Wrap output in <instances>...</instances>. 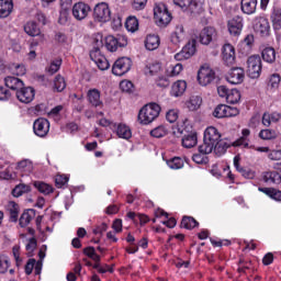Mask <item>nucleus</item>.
Segmentation results:
<instances>
[{
  "label": "nucleus",
  "instance_id": "nucleus-24",
  "mask_svg": "<svg viewBox=\"0 0 281 281\" xmlns=\"http://www.w3.org/2000/svg\"><path fill=\"white\" fill-rule=\"evenodd\" d=\"M261 58L265 63H269L270 65L276 63V48L271 46L263 48L261 52Z\"/></svg>",
  "mask_w": 281,
  "mask_h": 281
},
{
  "label": "nucleus",
  "instance_id": "nucleus-40",
  "mask_svg": "<svg viewBox=\"0 0 281 281\" xmlns=\"http://www.w3.org/2000/svg\"><path fill=\"white\" fill-rule=\"evenodd\" d=\"M271 20H272V25L274 30H280L281 29V9L280 8L273 9V12L271 14Z\"/></svg>",
  "mask_w": 281,
  "mask_h": 281
},
{
  "label": "nucleus",
  "instance_id": "nucleus-2",
  "mask_svg": "<svg viewBox=\"0 0 281 281\" xmlns=\"http://www.w3.org/2000/svg\"><path fill=\"white\" fill-rule=\"evenodd\" d=\"M161 106L157 103H148L143 106L138 113V122L140 124H151L159 117Z\"/></svg>",
  "mask_w": 281,
  "mask_h": 281
},
{
  "label": "nucleus",
  "instance_id": "nucleus-26",
  "mask_svg": "<svg viewBox=\"0 0 281 281\" xmlns=\"http://www.w3.org/2000/svg\"><path fill=\"white\" fill-rule=\"evenodd\" d=\"M88 101L92 106H102V100H100V90L91 89L88 91Z\"/></svg>",
  "mask_w": 281,
  "mask_h": 281
},
{
  "label": "nucleus",
  "instance_id": "nucleus-41",
  "mask_svg": "<svg viewBox=\"0 0 281 281\" xmlns=\"http://www.w3.org/2000/svg\"><path fill=\"white\" fill-rule=\"evenodd\" d=\"M181 227H183L184 229H194V227H196L199 225V222H196V220H194V217H190V216H184L181 221Z\"/></svg>",
  "mask_w": 281,
  "mask_h": 281
},
{
  "label": "nucleus",
  "instance_id": "nucleus-34",
  "mask_svg": "<svg viewBox=\"0 0 281 281\" xmlns=\"http://www.w3.org/2000/svg\"><path fill=\"white\" fill-rule=\"evenodd\" d=\"M196 142H198L196 134L191 133L182 138V146L184 148H194V145L196 144Z\"/></svg>",
  "mask_w": 281,
  "mask_h": 281
},
{
  "label": "nucleus",
  "instance_id": "nucleus-61",
  "mask_svg": "<svg viewBox=\"0 0 281 281\" xmlns=\"http://www.w3.org/2000/svg\"><path fill=\"white\" fill-rule=\"evenodd\" d=\"M147 3H148V0H134L132 5L134 10H144Z\"/></svg>",
  "mask_w": 281,
  "mask_h": 281
},
{
  "label": "nucleus",
  "instance_id": "nucleus-3",
  "mask_svg": "<svg viewBox=\"0 0 281 281\" xmlns=\"http://www.w3.org/2000/svg\"><path fill=\"white\" fill-rule=\"evenodd\" d=\"M173 3L193 18L200 16V14L204 12L203 4L196 0H173Z\"/></svg>",
  "mask_w": 281,
  "mask_h": 281
},
{
  "label": "nucleus",
  "instance_id": "nucleus-16",
  "mask_svg": "<svg viewBox=\"0 0 281 281\" xmlns=\"http://www.w3.org/2000/svg\"><path fill=\"white\" fill-rule=\"evenodd\" d=\"M90 58L101 71H106L111 67V64H109V60L101 52H90Z\"/></svg>",
  "mask_w": 281,
  "mask_h": 281
},
{
  "label": "nucleus",
  "instance_id": "nucleus-54",
  "mask_svg": "<svg viewBox=\"0 0 281 281\" xmlns=\"http://www.w3.org/2000/svg\"><path fill=\"white\" fill-rule=\"evenodd\" d=\"M120 89L124 93H131V91H133V82H131L128 80H123L120 82Z\"/></svg>",
  "mask_w": 281,
  "mask_h": 281
},
{
  "label": "nucleus",
  "instance_id": "nucleus-27",
  "mask_svg": "<svg viewBox=\"0 0 281 281\" xmlns=\"http://www.w3.org/2000/svg\"><path fill=\"white\" fill-rule=\"evenodd\" d=\"M116 135L121 139H131L133 137V132H131V127L126 124H119L116 128Z\"/></svg>",
  "mask_w": 281,
  "mask_h": 281
},
{
  "label": "nucleus",
  "instance_id": "nucleus-43",
  "mask_svg": "<svg viewBox=\"0 0 281 281\" xmlns=\"http://www.w3.org/2000/svg\"><path fill=\"white\" fill-rule=\"evenodd\" d=\"M150 135L151 137H156L158 139L161 137H166V135H168V128H166V126L164 125H159L158 127H155L150 131Z\"/></svg>",
  "mask_w": 281,
  "mask_h": 281
},
{
  "label": "nucleus",
  "instance_id": "nucleus-64",
  "mask_svg": "<svg viewBox=\"0 0 281 281\" xmlns=\"http://www.w3.org/2000/svg\"><path fill=\"white\" fill-rule=\"evenodd\" d=\"M157 87H161L162 89H166L167 87H170V80H168L167 77H160L157 80Z\"/></svg>",
  "mask_w": 281,
  "mask_h": 281
},
{
  "label": "nucleus",
  "instance_id": "nucleus-39",
  "mask_svg": "<svg viewBox=\"0 0 281 281\" xmlns=\"http://www.w3.org/2000/svg\"><path fill=\"white\" fill-rule=\"evenodd\" d=\"M125 27L127 32H137L139 30V21L135 16H130L125 22Z\"/></svg>",
  "mask_w": 281,
  "mask_h": 281
},
{
  "label": "nucleus",
  "instance_id": "nucleus-35",
  "mask_svg": "<svg viewBox=\"0 0 281 281\" xmlns=\"http://www.w3.org/2000/svg\"><path fill=\"white\" fill-rule=\"evenodd\" d=\"M226 102L228 104H238V102H240V91L237 89L229 90L226 97Z\"/></svg>",
  "mask_w": 281,
  "mask_h": 281
},
{
  "label": "nucleus",
  "instance_id": "nucleus-18",
  "mask_svg": "<svg viewBox=\"0 0 281 281\" xmlns=\"http://www.w3.org/2000/svg\"><path fill=\"white\" fill-rule=\"evenodd\" d=\"M228 32L233 36H239L243 32V16L237 15L228 22Z\"/></svg>",
  "mask_w": 281,
  "mask_h": 281
},
{
  "label": "nucleus",
  "instance_id": "nucleus-20",
  "mask_svg": "<svg viewBox=\"0 0 281 281\" xmlns=\"http://www.w3.org/2000/svg\"><path fill=\"white\" fill-rule=\"evenodd\" d=\"M186 89H188V83L183 80H178L172 85L170 93L173 98H180L186 93Z\"/></svg>",
  "mask_w": 281,
  "mask_h": 281
},
{
  "label": "nucleus",
  "instance_id": "nucleus-12",
  "mask_svg": "<svg viewBox=\"0 0 281 281\" xmlns=\"http://www.w3.org/2000/svg\"><path fill=\"white\" fill-rule=\"evenodd\" d=\"M126 37L109 35L105 37V47L108 52H117V47H126Z\"/></svg>",
  "mask_w": 281,
  "mask_h": 281
},
{
  "label": "nucleus",
  "instance_id": "nucleus-51",
  "mask_svg": "<svg viewBox=\"0 0 281 281\" xmlns=\"http://www.w3.org/2000/svg\"><path fill=\"white\" fill-rule=\"evenodd\" d=\"M13 258L15 260L16 267H21L23 259H21V247L20 246H13L12 249Z\"/></svg>",
  "mask_w": 281,
  "mask_h": 281
},
{
  "label": "nucleus",
  "instance_id": "nucleus-50",
  "mask_svg": "<svg viewBox=\"0 0 281 281\" xmlns=\"http://www.w3.org/2000/svg\"><path fill=\"white\" fill-rule=\"evenodd\" d=\"M60 65H63V60L61 59L53 60L50 63L49 67L47 68L48 74L54 76V74H56V71H58V69H60Z\"/></svg>",
  "mask_w": 281,
  "mask_h": 281
},
{
  "label": "nucleus",
  "instance_id": "nucleus-10",
  "mask_svg": "<svg viewBox=\"0 0 281 281\" xmlns=\"http://www.w3.org/2000/svg\"><path fill=\"white\" fill-rule=\"evenodd\" d=\"M91 12V7L85 2H77L72 7V16L77 21H85L87 16H89V13Z\"/></svg>",
  "mask_w": 281,
  "mask_h": 281
},
{
  "label": "nucleus",
  "instance_id": "nucleus-1",
  "mask_svg": "<svg viewBox=\"0 0 281 281\" xmlns=\"http://www.w3.org/2000/svg\"><path fill=\"white\" fill-rule=\"evenodd\" d=\"M229 144L221 139V132L214 126H209L204 131L203 144L199 146L200 155H210L214 153L217 157H222L227 153Z\"/></svg>",
  "mask_w": 281,
  "mask_h": 281
},
{
  "label": "nucleus",
  "instance_id": "nucleus-55",
  "mask_svg": "<svg viewBox=\"0 0 281 281\" xmlns=\"http://www.w3.org/2000/svg\"><path fill=\"white\" fill-rule=\"evenodd\" d=\"M27 190V186L25 184H20L16 186L13 190H12V194L15 198L22 196L23 194H25V191Z\"/></svg>",
  "mask_w": 281,
  "mask_h": 281
},
{
  "label": "nucleus",
  "instance_id": "nucleus-28",
  "mask_svg": "<svg viewBox=\"0 0 281 281\" xmlns=\"http://www.w3.org/2000/svg\"><path fill=\"white\" fill-rule=\"evenodd\" d=\"M259 192L267 194L273 201H281V191L274 188H259Z\"/></svg>",
  "mask_w": 281,
  "mask_h": 281
},
{
  "label": "nucleus",
  "instance_id": "nucleus-48",
  "mask_svg": "<svg viewBox=\"0 0 281 281\" xmlns=\"http://www.w3.org/2000/svg\"><path fill=\"white\" fill-rule=\"evenodd\" d=\"M34 166L30 161V159H24L18 162V170H23L24 172H32Z\"/></svg>",
  "mask_w": 281,
  "mask_h": 281
},
{
  "label": "nucleus",
  "instance_id": "nucleus-22",
  "mask_svg": "<svg viewBox=\"0 0 281 281\" xmlns=\"http://www.w3.org/2000/svg\"><path fill=\"white\" fill-rule=\"evenodd\" d=\"M4 85L5 87H8V89H11L12 91H19L24 86L23 80L16 77L4 78Z\"/></svg>",
  "mask_w": 281,
  "mask_h": 281
},
{
  "label": "nucleus",
  "instance_id": "nucleus-60",
  "mask_svg": "<svg viewBox=\"0 0 281 281\" xmlns=\"http://www.w3.org/2000/svg\"><path fill=\"white\" fill-rule=\"evenodd\" d=\"M232 146H243L244 148H249V140L247 137H240L239 139L235 140Z\"/></svg>",
  "mask_w": 281,
  "mask_h": 281
},
{
  "label": "nucleus",
  "instance_id": "nucleus-57",
  "mask_svg": "<svg viewBox=\"0 0 281 281\" xmlns=\"http://www.w3.org/2000/svg\"><path fill=\"white\" fill-rule=\"evenodd\" d=\"M68 181H69V178H67V176L58 175L55 177L56 188H63V186L67 184Z\"/></svg>",
  "mask_w": 281,
  "mask_h": 281
},
{
  "label": "nucleus",
  "instance_id": "nucleus-30",
  "mask_svg": "<svg viewBox=\"0 0 281 281\" xmlns=\"http://www.w3.org/2000/svg\"><path fill=\"white\" fill-rule=\"evenodd\" d=\"M7 209L10 214L11 223H16V221H19V204L15 202H9Z\"/></svg>",
  "mask_w": 281,
  "mask_h": 281
},
{
  "label": "nucleus",
  "instance_id": "nucleus-7",
  "mask_svg": "<svg viewBox=\"0 0 281 281\" xmlns=\"http://www.w3.org/2000/svg\"><path fill=\"white\" fill-rule=\"evenodd\" d=\"M216 78V72L210 66H202L198 71V81L202 87L212 85Z\"/></svg>",
  "mask_w": 281,
  "mask_h": 281
},
{
  "label": "nucleus",
  "instance_id": "nucleus-19",
  "mask_svg": "<svg viewBox=\"0 0 281 281\" xmlns=\"http://www.w3.org/2000/svg\"><path fill=\"white\" fill-rule=\"evenodd\" d=\"M12 10H14V3L12 0H0V19H7L12 14Z\"/></svg>",
  "mask_w": 281,
  "mask_h": 281
},
{
  "label": "nucleus",
  "instance_id": "nucleus-47",
  "mask_svg": "<svg viewBox=\"0 0 281 281\" xmlns=\"http://www.w3.org/2000/svg\"><path fill=\"white\" fill-rule=\"evenodd\" d=\"M182 49L187 53V56L191 58V56H194L196 53V41L189 42Z\"/></svg>",
  "mask_w": 281,
  "mask_h": 281
},
{
  "label": "nucleus",
  "instance_id": "nucleus-11",
  "mask_svg": "<svg viewBox=\"0 0 281 281\" xmlns=\"http://www.w3.org/2000/svg\"><path fill=\"white\" fill-rule=\"evenodd\" d=\"M33 131L37 137H47L49 133V121L44 117H40L33 123Z\"/></svg>",
  "mask_w": 281,
  "mask_h": 281
},
{
  "label": "nucleus",
  "instance_id": "nucleus-21",
  "mask_svg": "<svg viewBox=\"0 0 281 281\" xmlns=\"http://www.w3.org/2000/svg\"><path fill=\"white\" fill-rule=\"evenodd\" d=\"M186 40V29H183L182 24H178L176 26L175 32L171 34V43L173 45H179L182 41Z\"/></svg>",
  "mask_w": 281,
  "mask_h": 281
},
{
  "label": "nucleus",
  "instance_id": "nucleus-17",
  "mask_svg": "<svg viewBox=\"0 0 281 281\" xmlns=\"http://www.w3.org/2000/svg\"><path fill=\"white\" fill-rule=\"evenodd\" d=\"M227 82L231 85H240L245 80V70L243 68H233L226 76Z\"/></svg>",
  "mask_w": 281,
  "mask_h": 281
},
{
  "label": "nucleus",
  "instance_id": "nucleus-13",
  "mask_svg": "<svg viewBox=\"0 0 281 281\" xmlns=\"http://www.w3.org/2000/svg\"><path fill=\"white\" fill-rule=\"evenodd\" d=\"M254 30L257 34L261 36H269V32H271V25L269 24V20L265 16H259L254 20Z\"/></svg>",
  "mask_w": 281,
  "mask_h": 281
},
{
  "label": "nucleus",
  "instance_id": "nucleus-36",
  "mask_svg": "<svg viewBox=\"0 0 281 281\" xmlns=\"http://www.w3.org/2000/svg\"><path fill=\"white\" fill-rule=\"evenodd\" d=\"M104 47V42L102 40V34L97 33L92 37V49L90 52H100Z\"/></svg>",
  "mask_w": 281,
  "mask_h": 281
},
{
  "label": "nucleus",
  "instance_id": "nucleus-52",
  "mask_svg": "<svg viewBox=\"0 0 281 281\" xmlns=\"http://www.w3.org/2000/svg\"><path fill=\"white\" fill-rule=\"evenodd\" d=\"M280 75L278 74H273L270 78H269V82L268 86H270L272 89H278V87H280Z\"/></svg>",
  "mask_w": 281,
  "mask_h": 281
},
{
  "label": "nucleus",
  "instance_id": "nucleus-45",
  "mask_svg": "<svg viewBox=\"0 0 281 281\" xmlns=\"http://www.w3.org/2000/svg\"><path fill=\"white\" fill-rule=\"evenodd\" d=\"M213 115L218 120L223 117H227V105L225 104L217 105L213 111Z\"/></svg>",
  "mask_w": 281,
  "mask_h": 281
},
{
  "label": "nucleus",
  "instance_id": "nucleus-37",
  "mask_svg": "<svg viewBox=\"0 0 281 281\" xmlns=\"http://www.w3.org/2000/svg\"><path fill=\"white\" fill-rule=\"evenodd\" d=\"M34 187L36 188V190H38V192H41L42 194H52L54 192V188H52V186L45 183V182H41V181H35L34 182Z\"/></svg>",
  "mask_w": 281,
  "mask_h": 281
},
{
  "label": "nucleus",
  "instance_id": "nucleus-53",
  "mask_svg": "<svg viewBox=\"0 0 281 281\" xmlns=\"http://www.w3.org/2000/svg\"><path fill=\"white\" fill-rule=\"evenodd\" d=\"M268 159H270L271 161H280L281 149H270V151H268Z\"/></svg>",
  "mask_w": 281,
  "mask_h": 281
},
{
  "label": "nucleus",
  "instance_id": "nucleus-38",
  "mask_svg": "<svg viewBox=\"0 0 281 281\" xmlns=\"http://www.w3.org/2000/svg\"><path fill=\"white\" fill-rule=\"evenodd\" d=\"M32 218H34V210H29L27 212H24L20 217L21 227H27V225L32 223Z\"/></svg>",
  "mask_w": 281,
  "mask_h": 281
},
{
  "label": "nucleus",
  "instance_id": "nucleus-63",
  "mask_svg": "<svg viewBox=\"0 0 281 281\" xmlns=\"http://www.w3.org/2000/svg\"><path fill=\"white\" fill-rule=\"evenodd\" d=\"M34 265H36V259H29V261L25 265L26 276H30L32 271H34Z\"/></svg>",
  "mask_w": 281,
  "mask_h": 281
},
{
  "label": "nucleus",
  "instance_id": "nucleus-46",
  "mask_svg": "<svg viewBox=\"0 0 281 281\" xmlns=\"http://www.w3.org/2000/svg\"><path fill=\"white\" fill-rule=\"evenodd\" d=\"M10 269V258L2 254L0 255V273H7Z\"/></svg>",
  "mask_w": 281,
  "mask_h": 281
},
{
  "label": "nucleus",
  "instance_id": "nucleus-33",
  "mask_svg": "<svg viewBox=\"0 0 281 281\" xmlns=\"http://www.w3.org/2000/svg\"><path fill=\"white\" fill-rule=\"evenodd\" d=\"M203 103V99L199 95H193L190 98L189 102L187 103V106L189 111H196L201 109V104Z\"/></svg>",
  "mask_w": 281,
  "mask_h": 281
},
{
  "label": "nucleus",
  "instance_id": "nucleus-14",
  "mask_svg": "<svg viewBox=\"0 0 281 281\" xmlns=\"http://www.w3.org/2000/svg\"><path fill=\"white\" fill-rule=\"evenodd\" d=\"M35 95L36 92L32 87H22L20 88V90L16 91L18 100L24 104H30V102L34 100Z\"/></svg>",
  "mask_w": 281,
  "mask_h": 281
},
{
  "label": "nucleus",
  "instance_id": "nucleus-31",
  "mask_svg": "<svg viewBox=\"0 0 281 281\" xmlns=\"http://www.w3.org/2000/svg\"><path fill=\"white\" fill-rule=\"evenodd\" d=\"M24 32L29 35V36H38L41 34V29L38 27V25L36 24V22H27L24 25Z\"/></svg>",
  "mask_w": 281,
  "mask_h": 281
},
{
  "label": "nucleus",
  "instance_id": "nucleus-32",
  "mask_svg": "<svg viewBox=\"0 0 281 281\" xmlns=\"http://www.w3.org/2000/svg\"><path fill=\"white\" fill-rule=\"evenodd\" d=\"M263 181L266 183H276L278 186L281 183V176L277 171L266 172L263 176Z\"/></svg>",
  "mask_w": 281,
  "mask_h": 281
},
{
  "label": "nucleus",
  "instance_id": "nucleus-58",
  "mask_svg": "<svg viewBox=\"0 0 281 281\" xmlns=\"http://www.w3.org/2000/svg\"><path fill=\"white\" fill-rule=\"evenodd\" d=\"M12 98V93H10V90L5 89L3 86H0V100L5 101Z\"/></svg>",
  "mask_w": 281,
  "mask_h": 281
},
{
  "label": "nucleus",
  "instance_id": "nucleus-4",
  "mask_svg": "<svg viewBox=\"0 0 281 281\" xmlns=\"http://www.w3.org/2000/svg\"><path fill=\"white\" fill-rule=\"evenodd\" d=\"M262 74V59L260 55H251L247 59V75L249 78L256 79L260 78Z\"/></svg>",
  "mask_w": 281,
  "mask_h": 281
},
{
  "label": "nucleus",
  "instance_id": "nucleus-6",
  "mask_svg": "<svg viewBox=\"0 0 281 281\" xmlns=\"http://www.w3.org/2000/svg\"><path fill=\"white\" fill-rule=\"evenodd\" d=\"M154 16L160 25H168L172 21V15L168 11V7L164 3L156 4L154 8Z\"/></svg>",
  "mask_w": 281,
  "mask_h": 281
},
{
  "label": "nucleus",
  "instance_id": "nucleus-5",
  "mask_svg": "<svg viewBox=\"0 0 281 281\" xmlns=\"http://www.w3.org/2000/svg\"><path fill=\"white\" fill-rule=\"evenodd\" d=\"M93 19L99 23H108V21H111V9L109 8V3H98L93 9Z\"/></svg>",
  "mask_w": 281,
  "mask_h": 281
},
{
  "label": "nucleus",
  "instance_id": "nucleus-62",
  "mask_svg": "<svg viewBox=\"0 0 281 281\" xmlns=\"http://www.w3.org/2000/svg\"><path fill=\"white\" fill-rule=\"evenodd\" d=\"M240 175H243V177H245V179H254L256 177V172L251 169H245L241 168L239 169Z\"/></svg>",
  "mask_w": 281,
  "mask_h": 281
},
{
  "label": "nucleus",
  "instance_id": "nucleus-15",
  "mask_svg": "<svg viewBox=\"0 0 281 281\" xmlns=\"http://www.w3.org/2000/svg\"><path fill=\"white\" fill-rule=\"evenodd\" d=\"M222 58L225 65H234V63H236V49L232 44H224L222 48Z\"/></svg>",
  "mask_w": 281,
  "mask_h": 281
},
{
  "label": "nucleus",
  "instance_id": "nucleus-23",
  "mask_svg": "<svg viewBox=\"0 0 281 281\" xmlns=\"http://www.w3.org/2000/svg\"><path fill=\"white\" fill-rule=\"evenodd\" d=\"M159 36L155 34L147 35L145 40V47L148 49V52H155V49L159 48Z\"/></svg>",
  "mask_w": 281,
  "mask_h": 281
},
{
  "label": "nucleus",
  "instance_id": "nucleus-44",
  "mask_svg": "<svg viewBox=\"0 0 281 281\" xmlns=\"http://www.w3.org/2000/svg\"><path fill=\"white\" fill-rule=\"evenodd\" d=\"M167 166H169L171 170H181V168H183V159H181V157H175L167 161Z\"/></svg>",
  "mask_w": 281,
  "mask_h": 281
},
{
  "label": "nucleus",
  "instance_id": "nucleus-25",
  "mask_svg": "<svg viewBox=\"0 0 281 281\" xmlns=\"http://www.w3.org/2000/svg\"><path fill=\"white\" fill-rule=\"evenodd\" d=\"M258 5V0H241V11L244 14H254Z\"/></svg>",
  "mask_w": 281,
  "mask_h": 281
},
{
  "label": "nucleus",
  "instance_id": "nucleus-9",
  "mask_svg": "<svg viewBox=\"0 0 281 281\" xmlns=\"http://www.w3.org/2000/svg\"><path fill=\"white\" fill-rule=\"evenodd\" d=\"M216 38H218V32L214 26H205L199 34V43H201V45H210V43H214Z\"/></svg>",
  "mask_w": 281,
  "mask_h": 281
},
{
  "label": "nucleus",
  "instance_id": "nucleus-56",
  "mask_svg": "<svg viewBox=\"0 0 281 281\" xmlns=\"http://www.w3.org/2000/svg\"><path fill=\"white\" fill-rule=\"evenodd\" d=\"M167 122L175 124L176 120H179V112L177 110H169L166 114Z\"/></svg>",
  "mask_w": 281,
  "mask_h": 281
},
{
  "label": "nucleus",
  "instance_id": "nucleus-42",
  "mask_svg": "<svg viewBox=\"0 0 281 281\" xmlns=\"http://www.w3.org/2000/svg\"><path fill=\"white\" fill-rule=\"evenodd\" d=\"M259 137L260 139H263V140L277 139L278 133L273 130H261L259 132Z\"/></svg>",
  "mask_w": 281,
  "mask_h": 281
},
{
  "label": "nucleus",
  "instance_id": "nucleus-49",
  "mask_svg": "<svg viewBox=\"0 0 281 281\" xmlns=\"http://www.w3.org/2000/svg\"><path fill=\"white\" fill-rule=\"evenodd\" d=\"M36 247H37L36 238H30L29 243L25 246L29 258H32V256H34V250L36 249Z\"/></svg>",
  "mask_w": 281,
  "mask_h": 281
},
{
  "label": "nucleus",
  "instance_id": "nucleus-8",
  "mask_svg": "<svg viewBox=\"0 0 281 281\" xmlns=\"http://www.w3.org/2000/svg\"><path fill=\"white\" fill-rule=\"evenodd\" d=\"M131 67H133L131 58L121 57L114 63L112 74H114V76H124V74H128V71H131Z\"/></svg>",
  "mask_w": 281,
  "mask_h": 281
},
{
  "label": "nucleus",
  "instance_id": "nucleus-29",
  "mask_svg": "<svg viewBox=\"0 0 281 281\" xmlns=\"http://www.w3.org/2000/svg\"><path fill=\"white\" fill-rule=\"evenodd\" d=\"M54 91L57 93H63L65 89H67V81H65V77L57 75L54 79Z\"/></svg>",
  "mask_w": 281,
  "mask_h": 281
},
{
  "label": "nucleus",
  "instance_id": "nucleus-59",
  "mask_svg": "<svg viewBox=\"0 0 281 281\" xmlns=\"http://www.w3.org/2000/svg\"><path fill=\"white\" fill-rule=\"evenodd\" d=\"M239 113L238 108L226 105V117H236Z\"/></svg>",
  "mask_w": 281,
  "mask_h": 281
}]
</instances>
